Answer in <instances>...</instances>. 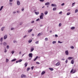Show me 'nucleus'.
<instances>
[{
    "mask_svg": "<svg viewBox=\"0 0 78 78\" xmlns=\"http://www.w3.org/2000/svg\"><path fill=\"white\" fill-rule=\"evenodd\" d=\"M28 55L29 56V58H32V57H33V54L32 53H30Z\"/></svg>",
    "mask_w": 78,
    "mask_h": 78,
    "instance_id": "nucleus-1",
    "label": "nucleus"
},
{
    "mask_svg": "<svg viewBox=\"0 0 78 78\" xmlns=\"http://www.w3.org/2000/svg\"><path fill=\"white\" fill-rule=\"evenodd\" d=\"M65 53L66 55H69V51H65Z\"/></svg>",
    "mask_w": 78,
    "mask_h": 78,
    "instance_id": "nucleus-2",
    "label": "nucleus"
},
{
    "mask_svg": "<svg viewBox=\"0 0 78 78\" xmlns=\"http://www.w3.org/2000/svg\"><path fill=\"white\" fill-rule=\"evenodd\" d=\"M8 37V35H6L5 36H4V39H6V38Z\"/></svg>",
    "mask_w": 78,
    "mask_h": 78,
    "instance_id": "nucleus-3",
    "label": "nucleus"
},
{
    "mask_svg": "<svg viewBox=\"0 0 78 78\" xmlns=\"http://www.w3.org/2000/svg\"><path fill=\"white\" fill-rule=\"evenodd\" d=\"M22 78H23V77H26V76L24 74L22 75L21 76Z\"/></svg>",
    "mask_w": 78,
    "mask_h": 78,
    "instance_id": "nucleus-4",
    "label": "nucleus"
},
{
    "mask_svg": "<svg viewBox=\"0 0 78 78\" xmlns=\"http://www.w3.org/2000/svg\"><path fill=\"white\" fill-rule=\"evenodd\" d=\"M73 59V57H69L68 58V59H69V60H71V59Z\"/></svg>",
    "mask_w": 78,
    "mask_h": 78,
    "instance_id": "nucleus-5",
    "label": "nucleus"
},
{
    "mask_svg": "<svg viewBox=\"0 0 78 78\" xmlns=\"http://www.w3.org/2000/svg\"><path fill=\"white\" fill-rule=\"evenodd\" d=\"M17 4L18 5H20V2L19 1H17Z\"/></svg>",
    "mask_w": 78,
    "mask_h": 78,
    "instance_id": "nucleus-6",
    "label": "nucleus"
},
{
    "mask_svg": "<svg viewBox=\"0 0 78 78\" xmlns=\"http://www.w3.org/2000/svg\"><path fill=\"white\" fill-rule=\"evenodd\" d=\"M51 6H54V7H56V4H52L51 5Z\"/></svg>",
    "mask_w": 78,
    "mask_h": 78,
    "instance_id": "nucleus-7",
    "label": "nucleus"
},
{
    "mask_svg": "<svg viewBox=\"0 0 78 78\" xmlns=\"http://www.w3.org/2000/svg\"><path fill=\"white\" fill-rule=\"evenodd\" d=\"M71 64H74V61H73V59H72V60H71Z\"/></svg>",
    "mask_w": 78,
    "mask_h": 78,
    "instance_id": "nucleus-8",
    "label": "nucleus"
},
{
    "mask_svg": "<svg viewBox=\"0 0 78 78\" xmlns=\"http://www.w3.org/2000/svg\"><path fill=\"white\" fill-rule=\"evenodd\" d=\"M45 72L43 71L42 72L41 74L44 75V74H45Z\"/></svg>",
    "mask_w": 78,
    "mask_h": 78,
    "instance_id": "nucleus-9",
    "label": "nucleus"
},
{
    "mask_svg": "<svg viewBox=\"0 0 78 78\" xmlns=\"http://www.w3.org/2000/svg\"><path fill=\"white\" fill-rule=\"evenodd\" d=\"M50 5V3L49 2H48L45 3V5Z\"/></svg>",
    "mask_w": 78,
    "mask_h": 78,
    "instance_id": "nucleus-10",
    "label": "nucleus"
},
{
    "mask_svg": "<svg viewBox=\"0 0 78 78\" xmlns=\"http://www.w3.org/2000/svg\"><path fill=\"white\" fill-rule=\"evenodd\" d=\"M48 14V11H47L44 12V14H45V15H47V14Z\"/></svg>",
    "mask_w": 78,
    "mask_h": 78,
    "instance_id": "nucleus-11",
    "label": "nucleus"
},
{
    "mask_svg": "<svg viewBox=\"0 0 78 78\" xmlns=\"http://www.w3.org/2000/svg\"><path fill=\"white\" fill-rule=\"evenodd\" d=\"M34 50V48L33 47L31 48V51H33Z\"/></svg>",
    "mask_w": 78,
    "mask_h": 78,
    "instance_id": "nucleus-12",
    "label": "nucleus"
},
{
    "mask_svg": "<svg viewBox=\"0 0 78 78\" xmlns=\"http://www.w3.org/2000/svg\"><path fill=\"white\" fill-rule=\"evenodd\" d=\"M35 13L36 14V15H37L38 14H39V12H35Z\"/></svg>",
    "mask_w": 78,
    "mask_h": 78,
    "instance_id": "nucleus-13",
    "label": "nucleus"
},
{
    "mask_svg": "<svg viewBox=\"0 0 78 78\" xmlns=\"http://www.w3.org/2000/svg\"><path fill=\"white\" fill-rule=\"evenodd\" d=\"M27 65H28V63L26 62L25 64V67H27Z\"/></svg>",
    "mask_w": 78,
    "mask_h": 78,
    "instance_id": "nucleus-14",
    "label": "nucleus"
},
{
    "mask_svg": "<svg viewBox=\"0 0 78 78\" xmlns=\"http://www.w3.org/2000/svg\"><path fill=\"white\" fill-rule=\"evenodd\" d=\"M49 69L50 70H51V71H53V69L51 68H49Z\"/></svg>",
    "mask_w": 78,
    "mask_h": 78,
    "instance_id": "nucleus-15",
    "label": "nucleus"
},
{
    "mask_svg": "<svg viewBox=\"0 0 78 78\" xmlns=\"http://www.w3.org/2000/svg\"><path fill=\"white\" fill-rule=\"evenodd\" d=\"M32 30H33V29H30L28 31V33H30V32H31L32 31Z\"/></svg>",
    "mask_w": 78,
    "mask_h": 78,
    "instance_id": "nucleus-16",
    "label": "nucleus"
},
{
    "mask_svg": "<svg viewBox=\"0 0 78 78\" xmlns=\"http://www.w3.org/2000/svg\"><path fill=\"white\" fill-rule=\"evenodd\" d=\"M40 19H43V16H40Z\"/></svg>",
    "mask_w": 78,
    "mask_h": 78,
    "instance_id": "nucleus-17",
    "label": "nucleus"
},
{
    "mask_svg": "<svg viewBox=\"0 0 78 78\" xmlns=\"http://www.w3.org/2000/svg\"><path fill=\"white\" fill-rule=\"evenodd\" d=\"M16 60V59L15 58L14 59H13V60H12L11 61L12 62H13L14 61H15Z\"/></svg>",
    "mask_w": 78,
    "mask_h": 78,
    "instance_id": "nucleus-18",
    "label": "nucleus"
},
{
    "mask_svg": "<svg viewBox=\"0 0 78 78\" xmlns=\"http://www.w3.org/2000/svg\"><path fill=\"white\" fill-rule=\"evenodd\" d=\"M78 10L77 9H76L75 10V13H76V12H78Z\"/></svg>",
    "mask_w": 78,
    "mask_h": 78,
    "instance_id": "nucleus-19",
    "label": "nucleus"
},
{
    "mask_svg": "<svg viewBox=\"0 0 78 78\" xmlns=\"http://www.w3.org/2000/svg\"><path fill=\"white\" fill-rule=\"evenodd\" d=\"M3 6H2L1 7V8L0 9V11H2V9H3Z\"/></svg>",
    "mask_w": 78,
    "mask_h": 78,
    "instance_id": "nucleus-20",
    "label": "nucleus"
},
{
    "mask_svg": "<svg viewBox=\"0 0 78 78\" xmlns=\"http://www.w3.org/2000/svg\"><path fill=\"white\" fill-rule=\"evenodd\" d=\"M59 62H58L56 64V66H59Z\"/></svg>",
    "mask_w": 78,
    "mask_h": 78,
    "instance_id": "nucleus-21",
    "label": "nucleus"
},
{
    "mask_svg": "<svg viewBox=\"0 0 78 78\" xmlns=\"http://www.w3.org/2000/svg\"><path fill=\"white\" fill-rule=\"evenodd\" d=\"M41 35V33H39L38 34L37 36H40Z\"/></svg>",
    "mask_w": 78,
    "mask_h": 78,
    "instance_id": "nucleus-22",
    "label": "nucleus"
},
{
    "mask_svg": "<svg viewBox=\"0 0 78 78\" xmlns=\"http://www.w3.org/2000/svg\"><path fill=\"white\" fill-rule=\"evenodd\" d=\"M41 16H44V13H42L41 14Z\"/></svg>",
    "mask_w": 78,
    "mask_h": 78,
    "instance_id": "nucleus-23",
    "label": "nucleus"
},
{
    "mask_svg": "<svg viewBox=\"0 0 78 78\" xmlns=\"http://www.w3.org/2000/svg\"><path fill=\"white\" fill-rule=\"evenodd\" d=\"M0 41H1V42H2V41H3V37H2L0 39Z\"/></svg>",
    "mask_w": 78,
    "mask_h": 78,
    "instance_id": "nucleus-24",
    "label": "nucleus"
},
{
    "mask_svg": "<svg viewBox=\"0 0 78 78\" xmlns=\"http://www.w3.org/2000/svg\"><path fill=\"white\" fill-rule=\"evenodd\" d=\"M31 42H32V40H30L29 41V43H31Z\"/></svg>",
    "mask_w": 78,
    "mask_h": 78,
    "instance_id": "nucleus-25",
    "label": "nucleus"
},
{
    "mask_svg": "<svg viewBox=\"0 0 78 78\" xmlns=\"http://www.w3.org/2000/svg\"><path fill=\"white\" fill-rule=\"evenodd\" d=\"M75 27H72L71 28V30H74V29H75Z\"/></svg>",
    "mask_w": 78,
    "mask_h": 78,
    "instance_id": "nucleus-26",
    "label": "nucleus"
},
{
    "mask_svg": "<svg viewBox=\"0 0 78 78\" xmlns=\"http://www.w3.org/2000/svg\"><path fill=\"white\" fill-rule=\"evenodd\" d=\"M3 28H5V27H3L1 28L2 31H3Z\"/></svg>",
    "mask_w": 78,
    "mask_h": 78,
    "instance_id": "nucleus-27",
    "label": "nucleus"
},
{
    "mask_svg": "<svg viewBox=\"0 0 78 78\" xmlns=\"http://www.w3.org/2000/svg\"><path fill=\"white\" fill-rule=\"evenodd\" d=\"M56 9L55 8H54L53 9V11H55V10H56Z\"/></svg>",
    "mask_w": 78,
    "mask_h": 78,
    "instance_id": "nucleus-28",
    "label": "nucleus"
},
{
    "mask_svg": "<svg viewBox=\"0 0 78 78\" xmlns=\"http://www.w3.org/2000/svg\"><path fill=\"white\" fill-rule=\"evenodd\" d=\"M70 12L68 13H67V16H69V15H70Z\"/></svg>",
    "mask_w": 78,
    "mask_h": 78,
    "instance_id": "nucleus-29",
    "label": "nucleus"
},
{
    "mask_svg": "<svg viewBox=\"0 0 78 78\" xmlns=\"http://www.w3.org/2000/svg\"><path fill=\"white\" fill-rule=\"evenodd\" d=\"M8 61H9V59H8V58H6V62H8Z\"/></svg>",
    "mask_w": 78,
    "mask_h": 78,
    "instance_id": "nucleus-30",
    "label": "nucleus"
},
{
    "mask_svg": "<svg viewBox=\"0 0 78 78\" xmlns=\"http://www.w3.org/2000/svg\"><path fill=\"white\" fill-rule=\"evenodd\" d=\"M4 45H6V43L4 42L3 44Z\"/></svg>",
    "mask_w": 78,
    "mask_h": 78,
    "instance_id": "nucleus-31",
    "label": "nucleus"
},
{
    "mask_svg": "<svg viewBox=\"0 0 78 78\" xmlns=\"http://www.w3.org/2000/svg\"><path fill=\"white\" fill-rule=\"evenodd\" d=\"M73 71V69H72L70 73H72Z\"/></svg>",
    "mask_w": 78,
    "mask_h": 78,
    "instance_id": "nucleus-32",
    "label": "nucleus"
},
{
    "mask_svg": "<svg viewBox=\"0 0 78 78\" xmlns=\"http://www.w3.org/2000/svg\"><path fill=\"white\" fill-rule=\"evenodd\" d=\"M30 70V68H28L27 69V71H28V70Z\"/></svg>",
    "mask_w": 78,
    "mask_h": 78,
    "instance_id": "nucleus-33",
    "label": "nucleus"
},
{
    "mask_svg": "<svg viewBox=\"0 0 78 78\" xmlns=\"http://www.w3.org/2000/svg\"><path fill=\"white\" fill-rule=\"evenodd\" d=\"M34 66H32L31 67V70H33V69H34Z\"/></svg>",
    "mask_w": 78,
    "mask_h": 78,
    "instance_id": "nucleus-34",
    "label": "nucleus"
},
{
    "mask_svg": "<svg viewBox=\"0 0 78 78\" xmlns=\"http://www.w3.org/2000/svg\"><path fill=\"white\" fill-rule=\"evenodd\" d=\"M35 43H36V44H39V41H36V42H35Z\"/></svg>",
    "mask_w": 78,
    "mask_h": 78,
    "instance_id": "nucleus-35",
    "label": "nucleus"
},
{
    "mask_svg": "<svg viewBox=\"0 0 78 78\" xmlns=\"http://www.w3.org/2000/svg\"><path fill=\"white\" fill-rule=\"evenodd\" d=\"M75 2H74V3H73L72 6H74L75 5H75Z\"/></svg>",
    "mask_w": 78,
    "mask_h": 78,
    "instance_id": "nucleus-36",
    "label": "nucleus"
},
{
    "mask_svg": "<svg viewBox=\"0 0 78 78\" xmlns=\"http://www.w3.org/2000/svg\"><path fill=\"white\" fill-rule=\"evenodd\" d=\"M45 40L46 41H48V38H45Z\"/></svg>",
    "mask_w": 78,
    "mask_h": 78,
    "instance_id": "nucleus-37",
    "label": "nucleus"
},
{
    "mask_svg": "<svg viewBox=\"0 0 78 78\" xmlns=\"http://www.w3.org/2000/svg\"><path fill=\"white\" fill-rule=\"evenodd\" d=\"M71 48H72V49H73V48H74V47H73V46H71Z\"/></svg>",
    "mask_w": 78,
    "mask_h": 78,
    "instance_id": "nucleus-38",
    "label": "nucleus"
},
{
    "mask_svg": "<svg viewBox=\"0 0 78 78\" xmlns=\"http://www.w3.org/2000/svg\"><path fill=\"white\" fill-rule=\"evenodd\" d=\"M9 45H8V46H7V49H9Z\"/></svg>",
    "mask_w": 78,
    "mask_h": 78,
    "instance_id": "nucleus-39",
    "label": "nucleus"
},
{
    "mask_svg": "<svg viewBox=\"0 0 78 78\" xmlns=\"http://www.w3.org/2000/svg\"><path fill=\"white\" fill-rule=\"evenodd\" d=\"M22 60H20L18 61L19 62H22Z\"/></svg>",
    "mask_w": 78,
    "mask_h": 78,
    "instance_id": "nucleus-40",
    "label": "nucleus"
},
{
    "mask_svg": "<svg viewBox=\"0 0 78 78\" xmlns=\"http://www.w3.org/2000/svg\"><path fill=\"white\" fill-rule=\"evenodd\" d=\"M68 62V60H66V63H67Z\"/></svg>",
    "mask_w": 78,
    "mask_h": 78,
    "instance_id": "nucleus-41",
    "label": "nucleus"
},
{
    "mask_svg": "<svg viewBox=\"0 0 78 78\" xmlns=\"http://www.w3.org/2000/svg\"><path fill=\"white\" fill-rule=\"evenodd\" d=\"M53 44H55L56 43V41H53L52 42Z\"/></svg>",
    "mask_w": 78,
    "mask_h": 78,
    "instance_id": "nucleus-42",
    "label": "nucleus"
},
{
    "mask_svg": "<svg viewBox=\"0 0 78 78\" xmlns=\"http://www.w3.org/2000/svg\"><path fill=\"white\" fill-rule=\"evenodd\" d=\"M40 2H44V0H40Z\"/></svg>",
    "mask_w": 78,
    "mask_h": 78,
    "instance_id": "nucleus-43",
    "label": "nucleus"
},
{
    "mask_svg": "<svg viewBox=\"0 0 78 78\" xmlns=\"http://www.w3.org/2000/svg\"><path fill=\"white\" fill-rule=\"evenodd\" d=\"M59 27H61V23H60L59 24Z\"/></svg>",
    "mask_w": 78,
    "mask_h": 78,
    "instance_id": "nucleus-44",
    "label": "nucleus"
},
{
    "mask_svg": "<svg viewBox=\"0 0 78 78\" xmlns=\"http://www.w3.org/2000/svg\"><path fill=\"white\" fill-rule=\"evenodd\" d=\"M36 64H40V63H39V62H37Z\"/></svg>",
    "mask_w": 78,
    "mask_h": 78,
    "instance_id": "nucleus-45",
    "label": "nucleus"
},
{
    "mask_svg": "<svg viewBox=\"0 0 78 78\" xmlns=\"http://www.w3.org/2000/svg\"><path fill=\"white\" fill-rule=\"evenodd\" d=\"M62 12L61 11L59 12V14H62Z\"/></svg>",
    "mask_w": 78,
    "mask_h": 78,
    "instance_id": "nucleus-46",
    "label": "nucleus"
},
{
    "mask_svg": "<svg viewBox=\"0 0 78 78\" xmlns=\"http://www.w3.org/2000/svg\"><path fill=\"white\" fill-rule=\"evenodd\" d=\"M55 37H58V36L57 34L55 35Z\"/></svg>",
    "mask_w": 78,
    "mask_h": 78,
    "instance_id": "nucleus-47",
    "label": "nucleus"
},
{
    "mask_svg": "<svg viewBox=\"0 0 78 78\" xmlns=\"http://www.w3.org/2000/svg\"><path fill=\"white\" fill-rule=\"evenodd\" d=\"M14 51H12V54H14Z\"/></svg>",
    "mask_w": 78,
    "mask_h": 78,
    "instance_id": "nucleus-48",
    "label": "nucleus"
},
{
    "mask_svg": "<svg viewBox=\"0 0 78 78\" xmlns=\"http://www.w3.org/2000/svg\"><path fill=\"white\" fill-rule=\"evenodd\" d=\"M12 1H13V0H9V2H12Z\"/></svg>",
    "mask_w": 78,
    "mask_h": 78,
    "instance_id": "nucleus-49",
    "label": "nucleus"
},
{
    "mask_svg": "<svg viewBox=\"0 0 78 78\" xmlns=\"http://www.w3.org/2000/svg\"><path fill=\"white\" fill-rule=\"evenodd\" d=\"M6 51H6V49H5L4 52H5V53H6Z\"/></svg>",
    "mask_w": 78,
    "mask_h": 78,
    "instance_id": "nucleus-50",
    "label": "nucleus"
},
{
    "mask_svg": "<svg viewBox=\"0 0 78 78\" xmlns=\"http://www.w3.org/2000/svg\"><path fill=\"white\" fill-rule=\"evenodd\" d=\"M58 43H60V44H61V43H62V42H61L59 41H58Z\"/></svg>",
    "mask_w": 78,
    "mask_h": 78,
    "instance_id": "nucleus-51",
    "label": "nucleus"
},
{
    "mask_svg": "<svg viewBox=\"0 0 78 78\" xmlns=\"http://www.w3.org/2000/svg\"><path fill=\"white\" fill-rule=\"evenodd\" d=\"M39 19H38L36 20V21H39Z\"/></svg>",
    "mask_w": 78,
    "mask_h": 78,
    "instance_id": "nucleus-52",
    "label": "nucleus"
},
{
    "mask_svg": "<svg viewBox=\"0 0 78 78\" xmlns=\"http://www.w3.org/2000/svg\"><path fill=\"white\" fill-rule=\"evenodd\" d=\"M62 6H63V5H64V3H63L61 4Z\"/></svg>",
    "mask_w": 78,
    "mask_h": 78,
    "instance_id": "nucleus-53",
    "label": "nucleus"
},
{
    "mask_svg": "<svg viewBox=\"0 0 78 78\" xmlns=\"http://www.w3.org/2000/svg\"><path fill=\"white\" fill-rule=\"evenodd\" d=\"M27 35H25L24 37L23 38H25V37H27Z\"/></svg>",
    "mask_w": 78,
    "mask_h": 78,
    "instance_id": "nucleus-54",
    "label": "nucleus"
},
{
    "mask_svg": "<svg viewBox=\"0 0 78 78\" xmlns=\"http://www.w3.org/2000/svg\"><path fill=\"white\" fill-rule=\"evenodd\" d=\"M24 10V8H23L22 9V11H23Z\"/></svg>",
    "mask_w": 78,
    "mask_h": 78,
    "instance_id": "nucleus-55",
    "label": "nucleus"
},
{
    "mask_svg": "<svg viewBox=\"0 0 78 78\" xmlns=\"http://www.w3.org/2000/svg\"><path fill=\"white\" fill-rule=\"evenodd\" d=\"M16 12H13V14H15V13H16Z\"/></svg>",
    "mask_w": 78,
    "mask_h": 78,
    "instance_id": "nucleus-56",
    "label": "nucleus"
},
{
    "mask_svg": "<svg viewBox=\"0 0 78 78\" xmlns=\"http://www.w3.org/2000/svg\"><path fill=\"white\" fill-rule=\"evenodd\" d=\"M38 58V56H37V57H36L35 58L37 59Z\"/></svg>",
    "mask_w": 78,
    "mask_h": 78,
    "instance_id": "nucleus-57",
    "label": "nucleus"
},
{
    "mask_svg": "<svg viewBox=\"0 0 78 78\" xmlns=\"http://www.w3.org/2000/svg\"><path fill=\"white\" fill-rule=\"evenodd\" d=\"M32 36H34V34H32Z\"/></svg>",
    "mask_w": 78,
    "mask_h": 78,
    "instance_id": "nucleus-58",
    "label": "nucleus"
},
{
    "mask_svg": "<svg viewBox=\"0 0 78 78\" xmlns=\"http://www.w3.org/2000/svg\"><path fill=\"white\" fill-rule=\"evenodd\" d=\"M34 21H33L31 22V23H34Z\"/></svg>",
    "mask_w": 78,
    "mask_h": 78,
    "instance_id": "nucleus-59",
    "label": "nucleus"
},
{
    "mask_svg": "<svg viewBox=\"0 0 78 78\" xmlns=\"http://www.w3.org/2000/svg\"><path fill=\"white\" fill-rule=\"evenodd\" d=\"M13 42H14V43H16V41H14Z\"/></svg>",
    "mask_w": 78,
    "mask_h": 78,
    "instance_id": "nucleus-60",
    "label": "nucleus"
},
{
    "mask_svg": "<svg viewBox=\"0 0 78 78\" xmlns=\"http://www.w3.org/2000/svg\"><path fill=\"white\" fill-rule=\"evenodd\" d=\"M36 59H37L36 58H35L34 59V61H36Z\"/></svg>",
    "mask_w": 78,
    "mask_h": 78,
    "instance_id": "nucleus-61",
    "label": "nucleus"
},
{
    "mask_svg": "<svg viewBox=\"0 0 78 78\" xmlns=\"http://www.w3.org/2000/svg\"><path fill=\"white\" fill-rule=\"evenodd\" d=\"M19 62V61H16V63H18V62Z\"/></svg>",
    "mask_w": 78,
    "mask_h": 78,
    "instance_id": "nucleus-62",
    "label": "nucleus"
},
{
    "mask_svg": "<svg viewBox=\"0 0 78 78\" xmlns=\"http://www.w3.org/2000/svg\"><path fill=\"white\" fill-rule=\"evenodd\" d=\"M14 30V28H12L11 29V30Z\"/></svg>",
    "mask_w": 78,
    "mask_h": 78,
    "instance_id": "nucleus-63",
    "label": "nucleus"
},
{
    "mask_svg": "<svg viewBox=\"0 0 78 78\" xmlns=\"http://www.w3.org/2000/svg\"><path fill=\"white\" fill-rule=\"evenodd\" d=\"M17 12L19 13V11H17Z\"/></svg>",
    "mask_w": 78,
    "mask_h": 78,
    "instance_id": "nucleus-64",
    "label": "nucleus"
}]
</instances>
